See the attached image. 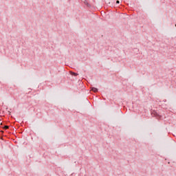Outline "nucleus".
Instances as JSON below:
<instances>
[{"instance_id": "nucleus-1", "label": "nucleus", "mask_w": 176, "mask_h": 176, "mask_svg": "<svg viewBox=\"0 0 176 176\" xmlns=\"http://www.w3.org/2000/svg\"><path fill=\"white\" fill-rule=\"evenodd\" d=\"M91 90L92 91H94V93H97V91H98V89L96 87H91Z\"/></svg>"}, {"instance_id": "nucleus-2", "label": "nucleus", "mask_w": 176, "mask_h": 176, "mask_svg": "<svg viewBox=\"0 0 176 176\" xmlns=\"http://www.w3.org/2000/svg\"><path fill=\"white\" fill-rule=\"evenodd\" d=\"M3 129H5V130H8V129H9V126L6 125L3 126Z\"/></svg>"}, {"instance_id": "nucleus-3", "label": "nucleus", "mask_w": 176, "mask_h": 176, "mask_svg": "<svg viewBox=\"0 0 176 176\" xmlns=\"http://www.w3.org/2000/svg\"><path fill=\"white\" fill-rule=\"evenodd\" d=\"M74 76H78V73H73Z\"/></svg>"}, {"instance_id": "nucleus-4", "label": "nucleus", "mask_w": 176, "mask_h": 176, "mask_svg": "<svg viewBox=\"0 0 176 176\" xmlns=\"http://www.w3.org/2000/svg\"><path fill=\"white\" fill-rule=\"evenodd\" d=\"M116 3H120V1H119V0H117Z\"/></svg>"}, {"instance_id": "nucleus-5", "label": "nucleus", "mask_w": 176, "mask_h": 176, "mask_svg": "<svg viewBox=\"0 0 176 176\" xmlns=\"http://www.w3.org/2000/svg\"><path fill=\"white\" fill-rule=\"evenodd\" d=\"M0 126H2V122L0 123Z\"/></svg>"}]
</instances>
